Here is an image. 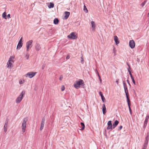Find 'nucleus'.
<instances>
[{
    "label": "nucleus",
    "mask_w": 149,
    "mask_h": 149,
    "mask_svg": "<svg viewBox=\"0 0 149 149\" xmlns=\"http://www.w3.org/2000/svg\"><path fill=\"white\" fill-rule=\"evenodd\" d=\"M11 61H9L7 63V65H8V67H9V66L10 65V67L11 66V65H12V63L10 62Z\"/></svg>",
    "instance_id": "obj_31"
},
{
    "label": "nucleus",
    "mask_w": 149,
    "mask_h": 149,
    "mask_svg": "<svg viewBox=\"0 0 149 149\" xmlns=\"http://www.w3.org/2000/svg\"><path fill=\"white\" fill-rule=\"evenodd\" d=\"M10 14H8L7 15V17H8L9 18L10 17Z\"/></svg>",
    "instance_id": "obj_50"
},
{
    "label": "nucleus",
    "mask_w": 149,
    "mask_h": 149,
    "mask_svg": "<svg viewBox=\"0 0 149 149\" xmlns=\"http://www.w3.org/2000/svg\"><path fill=\"white\" fill-rule=\"evenodd\" d=\"M142 149H146L145 148H143Z\"/></svg>",
    "instance_id": "obj_54"
},
{
    "label": "nucleus",
    "mask_w": 149,
    "mask_h": 149,
    "mask_svg": "<svg viewBox=\"0 0 149 149\" xmlns=\"http://www.w3.org/2000/svg\"><path fill=\"white\" fill-rule=\"evenodd\" d=\"M14 58L12 56H10V58L9 59V61H11V60L13 59Z\"/></svg>",
    "instance_id": "obj_42"
},
{
    "label": "nucleus",
    "mask_w": 149,
    "mask_h": 149,
    "mask_svg": "<svg viewBox=\"0 0 149 149\" xmlns=\"http://www.w3.org/2000/svg\"><path fill=\"white\" fill-rule=\"evenodd\" d=\"M101 99L102 102H104L105 101V99L104 97L102 98Z\"/></svg>",
    "instance_id": "obj_40"
},
{
    "label": "nucleus",
    "mask_w": 149,
    "mask_h": 149,
    "mask_svg": "<svg viewBox=\"0 0 149 149\" xmlns=\"http://www.w3.org/2000/svg\"><path fill=\"white\" fill-rule=\"evenodd\" d=\"M59 22V20L57 18H55L54 20V23L55 24H58Z\"/></svg>",
    "instance_id": "obj_21"
},
{
    "label": "nucleus",
    "mask_w": 149,
    "mask_h": 149,
    "mask_svg": "<svg viewBox=\"0 0 149 149\" xmlns=\"http://www.w3.org/2000/svg\"><path fill=\"white\" fill-rule=\"evenodd\" d=\"M114 40L116 45H118L119 43L118 38L117 36H114Z\"/></svg>",
    "instance_id": "obj_16"
},
{
    "label": "nucleus",
    "mask_w": 149,
    "mask_h": 149,
    "mask_svg": "<svg viewBox=\"0 0 149 149\" xmlns=\"http://www.w3.org/2000/svg\"><path fill=\"white\" fill-rule=\"evenodd\" d=\"M147 136H149V135L148 134H148H147Z\"/></svg>",
    "instance_id": "obj_53"
},
{
    "label": "nucleus",
    "mask_w": 149,
    "mask_h": 149,
    "mask_svg": "<svg viewBox=\"0 0 149 149\" xmlns=\"http://www.w3.org/2000/svg\"><path fill=\"white\" fill-rule=\"evenodd\" d=\"M118 81H119V79H118L116 80V83L117 84H118V83H119Z\"/></svg>",
    "instance_id": "obj_46"
},
{
    "label": "nucleus",
    "mask_w": 149,
    "mask_h": 149,
    "mask_svg": "<svg viewBox=\"0 0 149 149\" xmlns=\"http://www.w3.org/2000/svg\"><path fill=\"white\" fill-rule=\"evenodd\" d=\"M80 124H81V126L82 127L81 129V130H84V128H85L84 124V123L82 122H81L80 123Z\"/></svg>",
    "instance_id": "obj_24"
},
{
    "label": "nucleus",
    "mask_w": 149,
    "mask_h": 149,
    "mask_svg": "<svg viewBox=\"0 0 149 149\" xmlns=\"http://www.w3.org/2000/svg\"><path fill=\"white\" fill-rule=\"evenodd\" d=\"M123 83L125 91V93L126 97H129V94L128 93V92L127 86L125 81H123Z\"/></svg>",
    "instance_id": "obj_4"
},
{
    "label": "nucleus",
    "mask_w": 149,
    "mask_h": 149,
    "mask_svg": "<svg viewBox=\"0 0 149 149\" xmlns=\"http://www.w3.org/2000/svg\"><path fill=\"white\" fill-rule=\"evenodd\" d=\"M127 65H128V67H129V68H127V69L128 72H129V74H130L132 73L131 72V71H130V65L127 63Z\"/></svg>",
    "instance_id": "obj_25"
},
{
    "label": "nucleus",
    "mask_w": 149,
    "mask_h": 149,
    "mask_svg": "<svg viewBox=\"0 0 149 149\" xmlns=\"http://www.w3.org/2000/svg\"><path fill=\"white\" fill-rule=\"evenodd\" d=\"M33 40H32L28 41L26 43V50L28 51L29 49H31L32 47V44L33 42Z\"/></svg>",
    "instance_id": "obj_5"
},
{
    "label": "nucleus",
    "mask_w": 149,
    "mask_h": 149,
    "mask_svg": "<svg viewBox=\"0 0 149 149\" xmlns=\"http://www.w3.org/2000/svg\"><path fill=\"white\" fill-rule=\"evenodd\" d=\"M63 79V76L62 75H61L60 76L59 79L60 81H61Z\"/></svg>",
    "instance_id": "obj_39"
},
{
    "label": "nucleus",
    "mask_w": 149,
    "mask_h": 149,
    "mask_svg": "<svg viewBox=\"0 0 149 149\" xmlns=\"http://www.w3.org/2000/svg\"><path fill=\"white\" fill-rule=\"evenodd\" d=\"M149 140V136H147L146 137V141H148Z\"/></svg>",
    "instance_id": "obj_41"
},
{
    "label": "nucleus",
    "mask_w": 149,
    "mask_h": 149,
    "mask_svg": "<svg viewBox=\"0 0 149 149\" xmlns=\"http://www.w3.org/2000/svg\"><path fill=\"white\" fill-rule=\"evenodd\" d=\"M35 49L37 51H39L40 50V47L39 44L37 43L36 44Z\"/></svg>",
    "instance_id": "obj_18"
},
{
    "label": "nucleus",
    "mask_w": 149,
    "mask_h": 149,
    "mask_svg": "<svg viewBox=\"0 0 149 149\" xmlns=\"http://www.w3.org/2000/svg\"><path fill=\"white\" fill-rule=\"evenodd\" d=\"M119 123V122L117 120H116L114 121V122L113 124V128L114 129L118 125Z\"/></svg>",
    "instance_id": "obj_15"
},
{
    "label": "nucleus",
    "mask_w": 149,
    "mask_h": 149,
    "mask_svg": "<svg viewBox=\"0 0 149 149\" xmlns=\"http://www.w3.org/2000/svg\"><path fill=\"white\" fill-rule=\"evenodd\" d=\"M65 89V88L64 86H62L61 87V91H63Z\"/></svg>",
    "instance_id": "obj_34"
},
{
    "label": "nucleus",
    "mask_w": 149,
    "mask_h": 149,
    "mask_svg": "<svg viewBox=\"0 0 149 149\" xmlns=\"http://www.w3.org/2000/svg\"><path fill=\"white\" fill-rule=\"evenodd\" d=\"M148 141L147 140H145V142L143 145V148H145V149L146 148L148 145Z\"/></svg>",
    "instance_id": "obj_22"
},
{
    "label": "nucleus",
    "mask_w": 149,
    "mask_h": 149,
    "mask_svg": "<svg viewBox=\"0 0 149 149\" xmlns=\"http://www.w3.org/2000/svg\"><path fill=\"white\" fill-rule=\"evenodd\" d=\"M96 73L97 74V75H98V74H99V73L98 72V71L96 69Z\"/></svg>",
    "instance_id": "obj_49"
},
{
    "label": "nucleus",
    "mask_w": 149,
    "mask_h": 149,
    "mask_svg": "<svg viewBox=\"0 0 149 149\" xmlns=\"http://www.w3.org/2000/svg\"><path fill=\"white\" fill-rule=\"evenodd\" d=\"M7 127L8 122H6L5 123L4 127V131L5 133H6L7 132Z\"/></svg>",
    "instance_id": "obj_17"
},
{
    "label": "nucleus",
    "mask_w": 149,
    "mask_h": 149,
    "mask_svg": "<svg viewBox=\"0 0 149 149\" xmlns=\"http://www.w3.org/2000/svg\"><path fill=\"white\" fill-rule=\"evenodd\" d=\"M75 34L76 33L75 32H72L68 36V38L73 39H76L77 38V37L75 35Z\"/></svg>",
    "instance_id": "obj_6"
},
{
    "label": "nucleus",
    "mask_w": 149,
    "mask_h": 149,
    "mask_svg": "<svg viewBox=\"0 0 149 149\" xmlns=\"http://www.w3.org/2000/svg\"><path fill=\"white\" fill-rule=\"evenodd\" d=\"M45 66L44 65H43L42 66V70L44 69V68H45Z\"/></svg>",
    "instance_id": "obj_47"
},
{
    "label": "nucleus",
    "mask_w": 149,
    "mask_h": 149,
    "mask_svg": "<svg viewBox=\"0 0 149 149\" xmlns=\"http://www.w3.org/2000/svg\"><path fill=\"white\" fill-rule=\"evenodd\" d=\"M98 77H99V79H100V78H101V77H100V75H99V74H98Z\"/></svg>",
    "instance_id": "obj_52"
},
{
    "label": "nucleus",
    "mask_w": 149,
    "mask_h": 149,
    "mask_svg": "<svg viewBox=\"0 0 149 149\" xmlns=\"http://www.w3.org/2000/svg\"><path fill=\"white\" fill-rule=\"evenodd\" d=\"M147 2V0H145L143 1V2L141 4V6L142 7H143V6L145 5V4Z\"/></svg>",
    "instance_id": "obj_29"
},
{
    "label": "nucleus",
    "mask_w": 149,
    "mask_h": 149,
    "mask_svg": "<svg viewBox=\"0 0 149 149\" xmlns=\"http://www.w3.org/2000/svg\"><path fill=\"white\" fill-rule=\"evenodd\" d=\"M126 98L128 107L129 108H130V97H126Z\"/></svg>",
    "instance_id": "obj_20"
},
{
    "label": "nucleus",
    "mask_w": 149,
    "mask_h": 149,
    "mask_svg": "<svg viewBox=\"0 0 149 149\" xmlns=\"http://www.w3.org/2000/svg\"><path fill=\"white\" fill-rule=\"evenodd\" d=\"M29 55L28 54H26L25 56V57L27 59H28L29 57Z\"/></svg>",
    "instance_id": "obj_35"
},
{
    "label": "nucleus",
    "mask_w": 149,
    "mask_h": 149,
    "mask_svg": "<svg viewBox=\"0 0 149 149\" xmlns=\"http://www.w3.org/2000/svg\"><path fill=\"white\" fill-rule=\"evenodd\" d=\"M70 58V56L69 55H68L66 57V59H68Z\"/></svg>",
    "instance_id": "obj_44"
},
{
    "label": "nucleus",
    "mask_w": 149,
    "mask_h": 149,
    "mask_svg": "<svg viewBox=\"0 0 149 149\" xmlns=\"http://www.w3.org/2000/svg\"><path fill=\"white\" fill-rule=\"evenodd\" d=\"M6 13L5 12L3 13L2 16L3 18L6 19H7L6 17Z\"/></svg>",
    "instance_id": "obj_27"
},
{
    "label": "nucleus",
    "mask_w": 149,
    "mask_h": 149,
    "mask_svg": "<svg viewBox=\"0 0 149 149\" xmlns=\"http://www.w3.org/2000/svg\"><path fill=\"white\" fill-rule=\"evenodd\" d=\"M131 78L132 80L133 83L134 84V85H136V82L134 77H133Z\"/></svg>",
    "instance_id": "obj_32"
},
{
    "label": "nucleus",
    "mask_w": 149,
    "mask_h": 149,
    "mask_svg": "<svg viewBox=\"0 0 149 149\" xmlns=\"http://www.w3.org/2000/svg\"><path fill=\"white\" fill-rule=\"evenodd\" d=\"M149 118V115L147 114L145 120L144 122L143 127L145 129L146 126L148 122V120Z\"/></svg>",
    "instance_id": "obj_11"
},
{
    "label": "nucleus",
    "mask_w": 149,
    "mask_h": 149,
    "mask_svg": "<svg viewBox=\"0 0 149 149\" xmlns=\"http://www.w3.org/2000/svg\"><path fill=\"white\" fill-rule=\"evenodd\" d=\"M113 53L114 54V55L115 56L116 55V50L114 48H113Z\"/></svg>",
    "instance_id": "obj_37"
},
{
    "label": "nucleus",
    "mask_w": 149,
    "mask_h": 149,
    "mask_svg": "<svg viewBox=\"0 0 149 149\" xmlns=\"http://www.w3.org/2000/svg\"><path fill=\"white\" fill-rule=\"evenodd\" d=\"M25 94V92L23 91L20 94L16 99V102L17 104L19 103L22 100Z\"/></svg>",
    "instance_id": "obj_2"
},
{
    "label": "nucleus",
    "mask_w": 149,
    "mask_h": 149,
    "mask_svg": "<svg viewBox=\"0 0 149 149\" xmlns=\"http://www.w3.org/2000/svg\"><path fill=\"white\" fill-rule=\"evenodd\" d=\"M127 65H128V67H129V68H127V69L128 72H129V74H130L132 73L131 72V71H130V65L127 63Z\"/></svg>",
    "instance_id": "obj_26"
},
{
    "label": "nucleus",
    "mask_w": 149,
    "mask_h": 149,
    "mask_svg": "<svg viewBox=\"0 0 149 149\" xmlns=\"http://www.w3.org/2000/svg\"><path fill=\"white\" fill-rule=\"evenodd\" d=\"M54 4L52 3H50L49 4L48 6V7L49 8H53L54 7Z\"/></svg>",
    "instance_id": "obj_23"
},
{
    "label": "nucleus",
    "mask_w": 149,
    "mask_h": 149,
    "mask_svg": "<svg viewBox=\"0 0 149 149\" xmlns=\"http://www.w3.org/2000/svg\"><path fill=\"white\" fill-rule=\"evenodd\" d=\"M99 94L100 95L101 97V98H102L103 97H104V96L103 95V94H102V93L101 92H99Z\"/></svg>",
    "instance_id": "obj_36"
},
{
    "label": "nucleus",
    "mask_w": 149,
    "mask_h": 149,
    "mask_svg": "<svg viewBox=\"0 0 149 149\" xmlns=\"http://www.w3.org/2000/svg\"><path fill=\"white\" fill-rule=\"evenodd\" d=\"M84 10L85 13H87L88 12V11L86 7V6L84 5Z\"/></svg>",
    "instance_id": "obj_28"
},
{
    "label": "nucleus",
    "mask_w": 149,
    "mask_h": 149,
    "mask_svg": "<svg viewBox=\"0 0 149 149\" xmlns=\"http://www.w3.org/2000/svg\"><path fill=\"white\" fill-rule=\"evenodd\" d=\"M80 85L82 86L84 85L83 81L81 79H79L78 81H76L73 85L74 87L76 89L80 88Z\"/></svg>",
    "instance_id": "obj_1"
},
{
    "label": "nucleus",
    "mask_w": 149,
    "mask_h": 149,
    "mask_svg": "<svg viewBox=\"0 0 149 149\" xmlns=\"http://www.w3.org/2000/svg\"><path fill=\"white\" fill-rule=\"evenodd\" d=\"M65 19H67L69 17L70 15V13L68 12H65Z\"/></svg>",
    "instance_id": "obj_19"
},
{
    "label": "nucleus",
    "mask_w": 149,
    "mask_h": 149,
    "mask_svg": "<svg viewBox=\"0 0 149 149\" xmlns=\"http://www.w3.org/2000/svg\"><path fill=\"white\" fill-rule=\"evenodd\" d=\"M24 83V80H20L19 81V84H22Z\"/></svg>",
    "instance_id": "obj_33"
},
{
    "label": "nucleus",
    "mask_w": 149,
    "mask_h": 149,
    "mask_svg": "<svg viewBox=\"0 0 149 149\" xmlns=\"http://www.w3.org/2000/svg\"><path fill=\"white\" fill-rule=\"evenodd\" d=\"M36 72H31L27 73L26 74V77H28L30 78H32L36 75Z\"/></svg>",
    "instance_id": "obj_7"
},
{
    "label": "nucleus",
    "mask_w": 149,
    "mask_h": 149,
    "mask_svg": "<svg viewBox=\"0 0 149 149\" xmlns=\"http://www.w3.org/2000/svg\"><path fill=\"white\" fill-rule=\"evenodd\" d=\"M129 111H130V114L131 115L132 114V109L130 107V108H129Z\"/></svg>",
    "instance_id": "obj_38"
},
{
    "label": "nucleus",
    "mask_w": 149,
    "mask_h": 149,
    "mask_svg": "<svg viewBox=\"0 0 149 149\" xmlns=\"http://www.w3.org/2000/svg\"><path fill=\"white\" fill-rule=\"evenodd\" d=\"M81 63L83 64L84 62V59L83 58V55H81Z\"/></svg>",
    "instance_id": "obj_30"
},
{
    "label": "nucleus",
    "mask_w": 149,
    "mask_h": 149,
    "mask_svg": "<svg viewBox=\"0 0 149 149\" xmlns=\"http://www.w3.org/2000/svg\"><path fill=\"white\" fill-rule=\"evenodd\" d=\"M127 82L128 83V84L130 86V83L129 81V80L128 79L127 80Z\"/></svg>",
    "instance_id": "obj_45"
},
{
    "label": "nucleus",
    "mask_w": 149,
    "mask_h": 149,
    "mask_svg": "<svg viewBox=\"0 0 149 149\" xmlns=\"http://www.w3.org/2000/svg\"><path fill=\"white\" fill-rule=\"evenodd\" d=\"M102 111L103 114L104 115L105 114L106 112V108L104 104L102 105Z\"/></svg>",
    "instance_id": "obj_13"
},
{
    "label": "nucleus",
    "mask_w": 149,
    "mask_h": 149,
    "mask_svg": "<svg viewBox=\"0 0 149 149\" xmlns=\"http://www.w3.org/2000/svg\"><path fill=\"white\" fill-rule=\"evenodd\" d=\"M99 80H100V82L101 83L102 82V79H101V78Z\"/></svg>",
    "instance_id": "obj_51"
},
{
    "label": "nucleus",
    "mask_w": 149,
    "mask_h": 149,
    "mask_svg": "<svg viewBox=\"0 0 149 149\" xmlns=\"http://www.w3.org/2000/svg\"><path fill=\"white\" fill-rule=\"evenodd\" d=\"M130 47L132 48L133 49L135 47V42L133 40H130L129 42Z\"/></svg>",
    "instance_id": "obj_9"
},
{
    "label": "nucleus",
    "mask_w": 149,
    "mask_h": 149,
    "mask_svg": "<svg viewBox=\"0 0 149 149\" xmlns=\"http://www.w3.org/2000/svg\"><path fill=\"white\" fill-rule=\"evenodd\" d=\"M22 37L19 40V42L18 44L17 49H19L22 47Z\"/></svg>",
    "instance_id": "obj_12"
},
{
    "label": "nucleus",
    "mask_w": 149,
    "mask_h": 149,
    "mask_svg": "<svg viewBox=\"0 0 149 149\" xmlns=\"http://www.w3.org/2000/svg\"><path fill=\"white\" fill-rule=\"evenodd\" d=\"M130 74V75L131 78H132V77H133V76L132 75V73L130 74Z\"/></svg>",
    "instance_id": "obj_48"
},
{
    "label": "nucleus",
    "mask_w": 149,
    "mask_h": 149,
    "mask_svg": "<svg viewBox=\"0 0 149 149\" xmlns=\"http://www.w3.org/2000/svg\"><path fill=\"white\" fill-rule=\"evenodd\" d=\"M91 27L92 31H94L95 30V24L94 22L93 21H92L91 22Z\"/></svg>",
    "instance_id": "obj_14"
},
{
    "label": "nucleus",
    "mask_w": 149,
    "mask_h": 149,
    "mask_svg": "<svg viewBox=\"0 0 149 149\" xmlns=\"http://www.w3.org/2000/svg\"><path fill=\"white\" fill-rule=\"evenodd\" d=\"M45 119L44 117H43L42 119L41 124L40 128V130L41 131L43 129L45 124Z\"/></svg>",
    "instance_id": "obj_10"
},
{
    "label": "nucleus",
    "mask_w": 149,
    "mask_h": 149,
    "mask_svg": "<svg viewBox=\"0 0 149 149\" xmlns=\"http://www.w3.org/2000/svg\"><path fill=\"white\" fill-rule=\"evenodd\" d=\"M122 127H123L122 126H120L118 127V130H121Z\"/></svg>",
    "instance_id": "obj_43"
},
{
    "label": "nucleus",
    "mask_w": 149,
    "mask_h": 149,
    "mask_svg": "<svg viewBox=\"0 0 149 149\" xmlns=\"http://www.w3.org/2000/svg\"><path fill=\"white\" fill-rule=\"evenodd\" d=\"M27 118H26L23 119V122L22 124V129L23 132H24L25 131V129L26 127V123L27 121Z\"/></svg>",
    "instance_id": "obj_3"
},
{
    "label": "nucleus",
    "mask_w": 149,
    "mask_h": 149,
    "mask_svg": "<svg viewBox=\"0 0 149 149\" xmlns=\"http://www.w3.org/2000/svg\"><path fill=\"white\" fill-rule=\"evenodd\" d=\"M108 127L107 128V130H112L113 128V125L112 124V121L111 120L109 121L107 123Z\"/></svg>",
    "instance_id": "obj_8"
}]
</instances>
